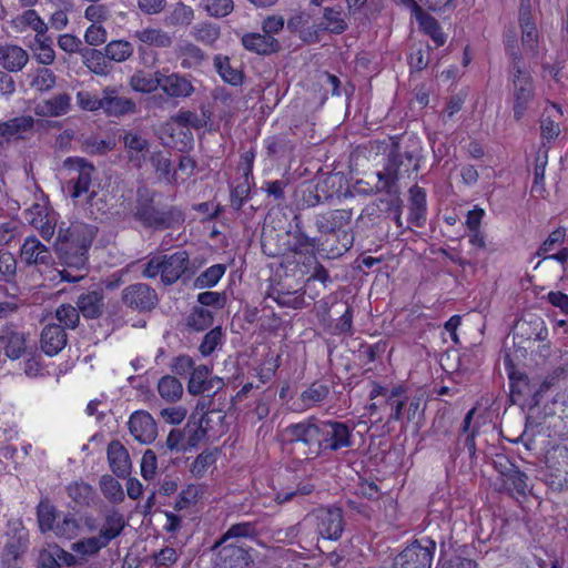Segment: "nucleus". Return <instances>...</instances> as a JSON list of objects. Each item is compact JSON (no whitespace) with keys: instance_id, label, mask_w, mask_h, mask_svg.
Listing matches in <instances>:
<instances>
[{"instance_id":"obj_1","label":"nucleus","mask_w":568,"mask_h":568,"mask_svg":"<svg viewBox=\"0 0 568 568\" xmlns=\"http://www.w3.org/2000/svg\"><path fill=\"white\" fill-rule=\"evenodd\" d=\"M94 235L93 227L83 223L72 224L70 227L59 231L55 251L65 266L60 271L62 281L79 282L85 276L88 252Z\"/></svg>"},{"instance_id":"obj_2","label":"nucleus","mask_w":568,"mask_h":568,"mask_svg":"<svg viewBox=\"0 0 568 568\" xmlns=\"http://www.w3.org/2000/svg\"><path fill=\"white\" fill-rule=\"evenodd\" d=\"M133 217L143 227L162 231L180 226L185 221V215L176 206L159 209L154 204V194L146 189H139L133 207Z\"/></svg>"},{"instance_id":"obj_3","label":"nucleus","mask_w":568,"mask_h":568,"mask_svg":"<svg viewBox=\"0 0 568 568\" xmlns=\"http://www.w3.org/2000/svg\"><path fill=\"white\" fill-rule=\"evenodd\" d=\"M286 234L291 240L287 242V251L291 256L287 263H295L302 275L308 273L315 262L313 250L324 245L322 237H311L304 231V224L300 215H294Z\"/></svg>"},{"instance_id":"obj_4","label":"nucleus","mask_w":568,"mask_h":568,"mask_svg":"<svg viewBox=\"0 0 568 568\" xmlns=\"http://www.w3.org/2000/svg\"><path fill=\"white\" fill-rule=\"evenodd\" d=\"M419 160L412 151H400L398 146L389 153L384 171L378 172V190L390 195L399 193L398 181L409 176L412 171H417Z\"/></svg>"},{"instance_id":"obj_5","label":"nucleus","mask_w":568,"mask_h":568,"mask_svg":"<svg viewBox=\"0 0 568 568\" xmlns=\"http://www.w3.org/2000/svg\"><path fill=\"white\" fill-rule=\"evenodd\" d=\"M511 97L514 118L520 120L535 97V85L529 71L519 65L520 55L513 53Z\"/></svg>"},{"instance_id":"obj_6","label":"nucleus","mask_w":568,"mask_h":568,"mask_svg":"<svg viewBox=\"0 0 568 568\" xmlns=\"http://www.w3.org/2000/svg\"><path fill=\"white\" fill-rule=\"evenodd\" d=\"M354 427L338 420L320 419L318 456L349 449L353 446Z\"/></svg>"},{"instance_id":"obj_7","label":"nucleus","mask_w":568,"mask_h":568,"mask_svg":"<svg viewBox=\"0 0 568 568\" xmlns=\"http://www.w3.org/2000/svg\"><path fill=\"white\" fill-rule=\"evenodd\" d=\"M288 444L305 448V454L318 457L320 418L312 416L300 423L291 424L283 430Z\"/></svg>"},{"instance_id":"obj_8","label":"nucleus","mask_w":568,"mask_h":568,"mask_svg":"<svg viewBox=\"0 0 568 568\" xmlns=\"http://www.w3.org/2000/svg\"><path fill=\"white\" fill-rule=\"evenodd\" d=\"M420 396H409L402 386H395L390 389L388 396V408L390 410L388 422H413L424 413Z\"/></svg>"},{"instance_id":"obj_9","label":"nucleus","mask_w":568,"mask_h":568,"mask_svg":"<svg viewBox=\"0 0 568 568\" xmlns=\"http://www.w3.org/2000/svg\"><path fill=\"white\" fill-rule=\"evenodd\" d=\"M436 541L430 537L414 540L394 559V568H432Z\"/></svg>"},{"instance_id":"obj_10","label":"nucleus","mask_w":568,"mask_h":568,"mask_svg":"<svg viewBox=\"0 0 568 568\" xmlns=\"http://www.w3.org/2000/svg\"><path fill=\"white\" fill-rule=\"evenodd\" d=\"M545 481L552 490L568 487V448L556 446L546 454Z\"/></svg>"},{"instance_id":"obj_11","label":"nucleus","mask_w":568,"mask_h":568,"mask_svg":"<svg viewBox=\"0 0 568 568\" xmlns=\"http://www.w3.org/2000/svg\"><path fill=\"white\" fill-rule=\"evenodd\" d=\"M316 527L317 534L329 540H337L343 532V513L341 508H318L305 518Z\"/></svg>"},{"instance_id":"obj_12","label":"nucleus","mask_w":568,"mask_h":568,"mask_svg":"<svg viewBox=\"0 0 568 568\" xmlns=\"http://www.w3.org/2000/svg\"><path fill=\"white\" fill-rule=\"evenodd\" d=\"M63 165L70 172L71 196L80 197L82 194L89 193L92 175L95 171L93 164L82 158H68Z\"/></svg>"},{"instance_id":"obj_13","label":"nucleus","mask_w":568,"mask_h":568,"mask_svg":"<svg viewBox=\"0 0 568 568\" xmlns=\"http://www.w3.org/2000/svg\"><path fill=\"white\" fill-rule=\"evenodd\" d=\"M122 302L132 310L148 312L153 310L159 302L154 288L145 283H134L123 288Z\"/></svg>"},{"instance_id":"obj_14","label":"nucleus","mask_w":568,"mask_h":568,"mask_svg":"<svg viewBox=\"0 0 568 568\" xmlns=\"http://www.w3.org/2000/svg\"><path fill=\"white\" fill-rule=\"evenodd\" d=\"M0 347L7 358L16 361L27 352V337L23 329L14 323L0 326Z\"/></svg>"},{"instance_id":"obj_15","label":"nucleus","mask_w":568,"mask_h":568,"mask_svg":"<svg viewBox=\"0 0 568 568\" xmlns=\"http://www.w3.org/2000/svg\"><path fill=\"white\" fill-rule=\"evenodd\" d=\"M20 261L26 266L49 267L54 263L50 248L34 235L24 240L20 248Z\"/></svg>"},{"instance_id":"obj_16","label":"nucleus","mask_w":568,"mask_h":568,"mask_svg":"<svg viewBox=\"0 0 568 568\" xmlns=\"http://www.w3.org/2000/svg\"><path fill=\"white\" fill-rule=\"evenodd\" d=\"M131 435L142 444H151L158 436L154 418L145 410L134 412L128 422Z\"/></svg>"},{"instance_id":"obj_17","label":"nucleus","mask_w":568,"mask_h":568,"mask_svg":"<svg viewBox=\"0 0 568 568\" xmlns=\"http://www.w3.org/2000/svg\"><path fill=\"white\" fill-rule=\"evenodd\" d=\"M135 102L119 95V91L112 87L102 90V109L108 116L120 118L135 112Z\"/></svg>"},{"instance_id":"obj_18","label":"nucleus","mask_w":568,"mask_h":568,"mask_svg":"<svg viewBox=\"0 0 568 568\" xmlns=\"http://www.w3.org/2000/svg\"><path fill=\"white\" fill-rule=\"evenodd\" d=\"M163 284L172 285L190 270V256L186 251H178L171 255L162 254Z\"/></svg>"},{"instance_id":"obj_19","label":"nucleus","mask_w":568,"mask_h":568,"mask_svg":"<svg viewBox=\"0 0 568 568\" xmlns=\"http://www.w3.org/2000/svg\"><path fill=\"white\" fill-rule=\"evenodd\" d=\"M352 220L351 210H332L314 215V225L321 234H335Z\"/></svg>"},{"instance_id":"obj_20","label":"nucleus","mask_w":568,"mask_h":568,"mask_svg":"<svg viewBox=\"0 0 568 568\" xmlns=\"http://www.w3.org/2000/svg\"><path fill=\"white\" fill-rule=\"evenodd\" d=\"M219 548L217 557L223 568H253L254 561L250 552L241 545L230 542Z\"/></svg>"},{"instance_id":"obj_21","label":"nucleus","mask_w":568,"mask_h":568,"mask_svg":"<svg viewBox=\"0 0 568 568\" xmlns=\"http://www.w3.org/2000/svg\"><path fill=\"white\" fill-rule=\"evenodd\" d=\"M523 48L534 57L538 54L539 32L531 21L530 6L521 3L519 11Z\"/></svg>"},{"instance_id":"obj_22","label":"nucleus","mask_w":568,"mask_h":568,"mask_svg":"<svg viewBox=\"0 0 568 568\" xmlns=\"http://www.w3.org/2000/svg\"><path fill=\"white\" fill-rule=\"evenodd\" d=\"M124 149L128 160L138 169H141L146 160L150 143L141 134L136 132H125L123 135Z\"/></svg>"},{"instance_id":"obj_23","label":"nucleus","mask_w":568,"mask_h":568,"mask_svg":"<svg viewBox=\"0 0 568 568\" xmlns=\"http://www.w3.org/2000/svg\"><path fill=\"white\" fill-rule=\"evenodd\" d=\"M241 43L247 51L258 55H270L281 50L278 40L265 33H245L241 39Z\"/></svg>"},{"instance_id":"obj_24","label":"nucleus","mask_w":568,"mask_h":568,"mask_svg":"<svg viewBox=\"0 0 568 568\" xmlns=\"http://www.w3.org/2000/svg\"><path fill=\"white\" fill-rule=\"evenodd\" d=\"M161 90L169 98H189L194 92V87L191 80L178 72L165 74L162 72Z\"/></svg>"},{"instance_id":"obj_25","label":"nucleus","mask_w":568,"mask_h":568,"mask_svg":"<svg viewBox=\"0 0 568 568\" xmlns=\"http://www.w3.org/2000/svg\"><path fill=\"white\" fill-rule=\"evenodd\" d=\"M34 119L31 115H20L0 122V138L6 141L23 140L33 130Z\"/></svg>"},{"instance_id":"obj_26","label":"nucleus","mask_w":568,"mask_h":568,"mask_svg":"<svg viewBox=\"0 0 568 568\" xmlns=\"http://www.w3.org/2000/svg\"><path fill=\"white\" fill-rule=\"evenodd\" d=\"M68 336L64 328L55 323L48 324L41 333V348L49 355L54 356L67 345Z\"/></svg>"},{"instance_id":"obj_27","label":"nucleus","mask_w":568,"mask_h":568,"mask_svg":"<svg viewBox=\"0 0 568 568\" xmlns=\"http://www.w3.org/2000/svg\"><path fill=\"white\" fill-rule=\"evenodd\" d=\"M29 61L28 52L17 44L0 45V65L8 72L21 71Z\"/></svg>"},{"instance_id":"obj_28","label":"nucleus","mask_w":568,"mask_h":568,"mask_svg":"<svg viewBox=\"0 0 568 568\" xmlns=\"http://www.w3.org/2000/svg\"><path fill=\"white\" fill-rule=\"evenodd\" d=\"M106 453L113 474L118 477H126L131 471V460L126 448L119 440H111Z\"/></svg>"},{"instance_id":"obj_29","label":"nucleus","mask_w":568,"mask_h":568,"mask_svg":"<svg viewBox=\"0 0 568 568\" xmlns=\"http://www.w3.org/2000/svg\"><path fill=\"white\" fill-rule=\"evenodd\" d=\"M11 28L18 32L31 30L34 34H40L49 31V24L40 17V14L32 8L26 9L17 14L10 21Z\"/></svg>"},{"instance_id":"obj_30","label":"nucleus","mask_w":568,"mask_h":568,"mask_svg":"<svg viewBox=\"0 0 568 568\" xmlns=\"http://www.w3.org/2000/svg\"><path fill=\"white\" fill-rule=\"evenodd\" d=\"M71 110V95L69 93H58L42 101L36 106V114L40 116L58 118L67 114Z\"/></svg>"},{"instance_id":"obj_31","label":"nucleus","mask_w":568,"mask_h":568,"mask_svg":"<svg viewBox=\"0 0 568 568\" xmlns=\"http://www.w3.org/2000/svg\"><path fill=\"white\" fill-rule=\"evenodd\" d=\"M103 298L102 290L82 293L78 297L77 306L85 318H98L103 313Z\"/></svg>"},{"instance_id":"obj_32","label":"nucleus","mask_w":568,"mask_h":568,"mask_svg":"<svg viewBox=\"0 0 568 568\" xmlns=\"http://www.w3.org/2000/svg\"><path fill=\"white\" fill-rule=\"evenodd\" d=\"M257 535L256 525L254 523H237L232 525L222 536L215 541L213 549H217L223 545L230 542L237 544L240 539H253Z\"/></svg>"},{"instance_id":"obj_33","label":"nucleus","mask_w":568,"mask_h":568,"mask_svg":"<svg viewBox=\"0 0 568 568\" xmlns=\"http://www.w3.org/2000/svg\"><path fill=\"white\" fill-rule=\"evenodd\" d=\"M30 49L34 52L36 59L40 64L50 65L55 60L53 39L48 34V31L34 34Z\"/></svg>"},{"instance_id":"obj_34","label":"nucleus","mask_w":568,"mask_h":568,"mask_svg":"<svg viewBox=\"0 0 568 568\" xmlns=\"http://www.w3.org/2000/svg\"><path fill=\"white\" fill-rule=\"evenodd\" d=\"M193 19V9L183 2H178L165 13L163 24L168 28L186 27Z\"/></svg>"},{"instance_id":"obj_35","label":"nucleus","mask_w":568,"mask_h":568,"mask_svg":"<svg viewBox=\"0 0 568 568\" xmlns=\"http://www.w3.org/2000/svg\"><path fill=\"white\" fill-rule=\"evenodd\" d=\"M83 59V64L94 74L108 75L110 73V65L105 51L84 48L80 51Z\"/></svg>"},{"instance_id":"obj_36","label":"nucleus","mask_w":568,"mask_h":568,"mask_svg":"<svg viewBox=\"0 0 568 568\" xmlns=\"http://www.w3.org/2000/svg\"><path fill=\"white\" fill-rule=\"evenodd\" d=\"M133 37L142 43L161 49L170 48L173 43L172 37L166 31L156 28L136 30Z\"/></svg>"},{"instance_id":"obj_37","label":"nucleus","mask_w":568,"mask_h":568,"mask_svg":"<svg viewBox=\"0 0 568 568\" xmlns=\"http://www.w3.org/2000/svg\"><path fill=\"white\" fill-rule=\"evenodd\" d=\"M124 527L125 520L123 515L118 510H111L105 515L99 535L109 545L111 540L121 535Z\"/></svg>"},{"instance_id":"obj_38","label":"nucleus","mask_w":568,"mask_h":568,"mask_svg":"<svg viewBox=\"0 0 568 568\" xmlns=\"http://www.w3.org/2000/svg\"><path fill=\"white\" fill-rule=\"evenodd\" d=\"M60 515L61 514L48 499L40 500L39 505L37 506V521L40 531L42 534L49 531L52 532Z\"/></svg>"},{"instance_id":"obj_39","label":"nucleus","mask_w":568,"mask_h":568,"mask_svg":"<svg viewBox=\"0 0 568 568\" xmlns=\"http://www.w3.org/2000/svg\"><path fill=\"white\" fill-rule=\"evenodd\" d=\"M80 532L81 524L71 513L61 514L52 530L55 537L68 540L78 537Z\"/></svg>"},{"instance_id":"obj_40","label":"nucleus","mask_w":568,"mask_h":568,"mask_svg":"<svg viewBox=\"0 0 568 568\" xmlns=\"http://www.w3.org/2000/svg\"><path fill=\"white\" fill-rule=\"evenodd\" d=\"M416 20L419 23L420 29L428 34L437 47L443 45L446 42V37L442 31L438 21L423 9H418L416 13Z\"/></svg>"},{"instance_id":"obj_41","label":"nucleus","mask_w":568,"mask_h":568,"mask_svg":"<svg viewBox=\"0 0 568 568\" xmlns=\"http://www.w3.org/2000/svg\"><path fill=\"white\" fill-rule=\"evenodd\" d=\"M162 71L154 73L136 72L132 75L130 84L134 91L142 93H151L161 89Z\"/></svg>"},{"instance_id":"obj_42","label":"nucleus","mask_w":568,"mask_h":568,"mask_svg":"<svg viewBox=\"0 0 568 568\" xmlns=\"http://www.w3.org/2000/svg\"><path fill=\"white\" fill-rule=\"evenodd\" d=\"M178 55L181 59V67L183 69L197 68L206 58L204 51L192 42L182 44Z\"/></svg>"},{"instance_id":"obj_43","label":"nucleus","mask_w":568,"mask_h":568,"mask_svg":"<svg viewBox=\"0 0 568 568\" xmlns=\"http://www.w3.org/2000/svg\"><path fill=\"white\" fill-rule=\"evenodd\" d=\"M213 324V313L202 306H194L185 318V325L194 332H202Z\"/></svg>"},{"instance_id":"obj_44","label":"nucleus","mask_w":568,"mask_h":568,"mask_svg":"<svg viewBox=\"0 0 568 568\" xmlns=\"http://www.w3.org/2000/svg\"><path fill=\"white\" fill-rule=\"evenodd\" d=\"M501 489L506 490L510 495L526 496L528 488V477L525 473L515 468L506 478L503 480Z\"/></svg>"},{"instance_id":"obj_45","label":"nucleus","mask_w":568,"mask_h":568,"mask_svg":"<svg viewBox=\"0 0 568 568\" xmlns=\"http://www.w3.org/2000/svg\"><path fill=\"white\" fill-rule=\"evenodd\" d=\"M158 392L164 400L173 403L182 397L183 386L176 377L166 375L159 381Z\"/></svg>"},{"instance_id":"obj_46","label":"nucleus","mask_w":568,"mask_h":568,"mask_svg":"<svg viewBox=\"0 0 568 568\" xmlns=\"http://www.w3.org/2000/svg\"><path fill=\"white\" fill-rule=\"evenodd\" d=\"M68 496L79 506H90L95 497L94 489L84 481H74L67 487Z\"/></svg>"},{"instance_id":"obj_47","label":"nucleus","mask_w":568,"mask_h":568,"mask_svg":"<svg viewBox=\"0 0 568 568\" xmlns=\"http://www.w3.org/2000/svg\"><path fill=\"white\" fill-rule=\"evenodd\" d=\"M191 36L196 41L212 47L221 36V28L212 22H201L192 28Z\"/></svg>"},{"instance_id":"obj_48","label":"nucleus","mask_w":568,"mask_h":568,"mask_svg":"<svg viewBox=\"0 0 568 568\" xmlns=\"http://www.w3.org/2000/svg\"><path fill=\"white\" fill-rule=\"evenodd\" d=\"M105 55L110 61L124 62L133 54V45L126 40H113L104 47Z\"/></svg>"},{"instance_id":"obj_49","label":"nucleus","mask_w":568,"mask_h":568,"mask_svg":"<svg viewBox=\"0 0 568 568\" xmlns=\"http://www.w3.org/2000/svg\"><path fill=\"white\" fill-rule=\"evenodd\" d=\"M29 546V535L24 528L16 529L12 535L9 536L6 550L13 559L19 558L24 554Z\"/></svg>"},{"instance_id":"obj_50","label":"nucleus","mask_w":568,"mask_h":568,"mask_svg":"<svg viewBox=\"0 0 568 568\" xmlns=\"http://www.w3.org/2000/svg\"><path fill=\"white\" fill-rule=\"evenodd\" d=\"M214 65L225 82L232 85H240L242 83L243 74L231 65L229 57L216 55L214 58Z\"/></svg>"},{"instance_id":"obj_51","label":"nucleus","mask_w":568,"mask_h":568,"mask_svg":"<svg viewBox=\"0 0 568 568\" xmlns=\"http://www.w3.org/2000/svg\"><path fill=\"white\" fill-rule=\"evenodd\" d=\"M329 394V387L322 383H313L301 394L304 407L310 408L322 403Z\"/></svg>"},{"instance_id":"obj_52","label":"nucleus","mask_w":568,"mask_h":568,"mask_svg":"<svg viewBox=\"0 0 568 568\" xmlns=\"http://www.w3.org/2000/svg\"><path fill=\"white\" fill-rule=\"evenodd\" d=\"M100 487L103 496L113 504L124 500V491L121 484L110 475H104L100 479Z\"/></svg>"},{"instance_id":"obj_53","label":"nucleus","mask_w":568,"mask_h":568,"mask_svg":"<svg viewBox=\"0 0 568 568\" xmlns=\"http://www.w3.org/2000/svg\"><path fill=\"white\" fill-rule=\"evenodd\" d=\"M432 48L428 43H418L412 48L408 63L412 70L422 71L430 61Z\"/></svg>"},{"instance_id":"obj_54","label":"nucleus","mask_w":568,"mask_h":568,"mask_svg":"<svg viewBox=\"0 0 568 568\" xmlns=\"http://www.w3.org/2000/svg\"><path fill=\"white\" fill-rule=\"evenodd\" d=\"M55 320L64 331L67 328L74 329L80 323V311L70 304H62L55 310Z\"/></svg>"},{"instance_id":"obj_55","label":"nucleus","mask_w":568,"mask_h":568,"mask_svg":"<svg viewBox=\"0 0 568 568\" xmlns=\"http://www.w3.org/2000/svg\"><path fill=\"white\" fill-rule=\"evenodd\" d=\"M226 271L225 265L214 264L202 272L194 282V286L197 288L213 287L217 284L221 277Z\"/></svg>"},{"instance_id":"obj_56","label":"nucleus","mask_w":568,"mask_h":568,"mask_svg":"<svg viewBox=\"0 0 568 568\" xmlns=\"http://www.w3.org/2000/svg\"><path fill=\"white\" fill-rule=\"evenodd\" d=\"M223 329L221 326H215L210 329L203 337L199 346V352L202 356H210L223 342Z\"/></svg>"},{"instance_id":"obj_57","label":"nucleus","mask_w":568,"mask_h":568,"mask_svg":"<svg viewBox=\"0 0 568 568\" xmlns=\"http://www.w3.org/2000/svg\"><path fill=\"white\" fill-rule=\"evenodd\" d=\"M106 546L108 544L98 535L79 540L74 542L71 548L73 551L83 556H94Z\"/></svg>"},{"instance_id":"obj_58","label":"nucleus","mask_w":568,"mask_h":568,"mask_svg":"<svg viewBox=\"0 0 568 568\" xmlns=\"http://www.w3.org/2000/svg\"><path fill=\"white\" fill-rule=\"evenodd\" d=\"M210 375V369L206 365H200L193 367L190 373V379L187 383V392L192 395H199L204 393L205 379Z\"/></svg>"},{"instance_id":"obj_59","label":"nucleus","mask_w":568,"mask_h":568,"mask_svg":"<svg viewBox=\"0 0 568 568\" xmlns=\"http://www.w3.org/2000/svg\"><path fill=\"white\" fill-rule=\"evenodd\" d=\"M267 155L284 156L294 150L292 142L284 135L271 136L265 140Z\"/></svg>"},{"instance_id":"obj_60","label":"nucleus","mask_w":568,"mask_h":568,"mask_svg":"<svg viewBox=\"0 0 568 568\" xmlns=\"http://www.w3.org/2000/svg\"><path fill=\"white\" fill-rule=\"evenodd\" d=\"M204 490L201 485H187L179 495L174 504L175 510H182L195 504L203 495Z\"/></svg>"},{"instance_id":"obj_61","label":"nucleus","mask_w":568,"mask_h":568,"mask_svg":"<svg viewBox=\"0 0 568 568\" xmlns=\"http://www.w3.org/2000/svg\"><path fill=\"white\" fill-rule=\"evenodd\" d=\"M204 11L213 18H224L234 10L233 0H202Z\"/></svg>"},{"instance_id":"obj_62","label":"nucleus","mask_w":568,"mask_h":568,"mask_svg":"<svg viewBox=\"0 0 568 568\" xmlns=\"http://www.w3.org/2000/svg\"><path fill=\"white\" fill-rule=\"evenodd\" d=\"M150 162L155 172L168 182L174 180L175 172L172 171V163L161 151L153 152L150 156Z\"/></svg>"},{"instance_id":"obj_63","label":"nucleus","mask_w":568,"mask_h":568,"mask_svg":"<svg viewBox=\"0 0 568 568\" xmlns=\"http://www.w3.org/2000/svg\"><path fill=\"white\" fill-rule=\"evenodd\" d=\"M58 552H61V547L55 544L41 549L37 558V568H61Z\"/></svg>"},{"instance_id":"obj_64","label":"nucleus","mask_w":568,"mask_h":568,"mask_svg":"<svg viewBox=\"0 0 568 568\" xmlns=\"http://www.w3.org/2000/svg\"><path fill=\"white\" fill-rule=\"evenodd\" d=\"M252 180L243 179L234 189L231 190V206L240 211L244 203L250 199Z\"/></svg>"}]
</instances>
